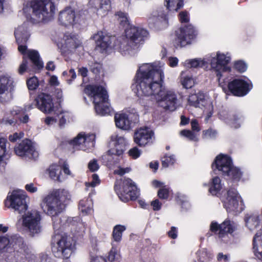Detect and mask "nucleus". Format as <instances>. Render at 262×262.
Instances as JSON below:
<instances>
[{"label":"nucleus","mask_w":262,"mask_h":262,"mask_svg":"<svg viewBox=\"0 0 262 262\" xmlns=\"http://www.w3.org/2000/svg\"><path fill=\"white\" fill-rule=\"evenodd\" d=\"M164 66V63L160 61L140 66L133 90L140 99L153 97L164 108L172 111L176 108L177 98L174 92L162 88Z\"/></svg>","instance_id":"f257e3e1"},{"label":"nucleus","mask_w":262,"mask_h":262,"mask_svg":"<svg viewBox=\"0 0 262 262\" xmlns=\"http://www.w3.org/2000/svg\"><path fill=\"white\" fill-rule=\"evenodd\" d=\"M125 37L116 40L114 49L122 55H127L137 52L148 32L142 28L131 26L125 30Z\"/></svg>","instance_id":"f03ea898"},{"label":"nucleus","mask_w":262,"mask_h":262,"mask_svg":"<svg viewBox=\"0 0 262 262\" xmlns=\"http://www.w3.org/2000/svg\"><path fill=\"white\" fill-rule=\"evenodd\" d=\"M65 193L64 189H55L44 196L40 204L43 212L52 217L60 214L66 207Z\"/></svg>","instance_id":"7ed1b4c3"},{"label":"nucleus","mask_w":262,"mask_h":262,"mask_svg":"<svg viewBox=\"0 0 262 262\" xmlns=\"http://www.w3.org/2000/svg\"><path fill=\"white\" fill-rule=\"evenodd\" d=\"M16 40L18 45V50L23 55H28L32 62L37 69L40 70L43 67V63L40 59L37 51L28 50L27 46L24 45L29 37V33L26 24L18 26L14 31Z\"/></svg>","instance_id":"20e7f679"},{"label":"nucleus","mask_w":262,"mask_h":262,"mask_svg":"<svg viewBox=\"0 0 262 262\" xmlns=\"http://www.w3.org/2000/svg\"><path fill=\"white\" fill-rule=\"evenodd\" d=\"M85 93L93 98L95 109L97 114L104 116L111 113L112 108L108 102V95L105 89L98 85H88Z\"/></svg>","instance_id":"39448f33"},{"label":"nucleus","mask_w":262,"mask_h":262,"mask_svg":"<svg viewBox=\"0 0 262 262\" xmlns=\"http://www.w3.org/2000/svg\"><path fill=\"white\" fill-rule=\"evenodd\" d=\"M31 18L34 23H47L53 19L55 13L54 4L50 0L36 1L31 4Z\"/></svg>","instance_id":"423d86ee"},{"label":"nucleus","mask_w":262,"mask_h":262,"mask_svg":"<svg viewBox=\"0 0 262 262\" xmlns=\"http://www.w3.org/2000/svg\"><path fill=\"white\" fill-rule=\"evenodd\" d=\"M36 106L42 112L45 114H50L54 111L59 119V127L60 128H64L66 120V113L63 110H60L58 106H54L53 99L51 95L41 93L39 94L35 99Z\"/></svg>","instance_id":"0eeeda50"},{"label":"nucleus","mask_w":262,"mask_h":262,"mask_svg":"<svg viewBox=\"0 0 262 262\" xmlns=\"http://www.w3.org/2000/svg\"><path fill=\"white\" fill-rule=\"evenodd\" d=\"M54 235L52 238V251L54 255L64 259L66 254V232L64 224H61L60 220L54 221Z\"/></svg>","instance_id":"6e6552de"},{"label":"nucleus","mask_w":262,"mask_h":262,"mask_svg":"<svg viewBox=\"0 0 262 262\" xmlns=\"http://www.w3.org/2000/svg\"><path fill=\"white\" fill-rule=\"evenodd\" d=\"M115 189L120 199L124 202L135 200L139 195V191L135 183L128 178L117 181Z\"/></svg>","instance_id":"1a4fd4ad"},{"label":"nucleus","mask_w":262,"mask_h":262,"mask_svg":"<svg viewBox=\"0 0 262 262\" xmlns=\"http://www.w3.org/2000/svg\"><path fill=\"white\" fill-rule=\"evenodd\" d=\"M207 59L209 61L211 69L214 71L220 80L222 73L230 71V68L228 64L231 60L230 55L229 53L226 54L218 51L207 55Z\"/></svg>","instance_id":"9d476101"},{"label":"nucleus","mask_w":262,"mask_h":262,"mask_svg":"<svg viewBox=\"0 0 262 262\" xmlns=\"http://www.w3.org/2000/svg\"><path fill=\"white\" fill-rule=\"evenodd\" d=\"M111 141L113 142L114 147L108 150L106 154L103 156V158L109 162L117 163L125 150V147L127 144V139L123 136L114 134L111 136Z\"/></svg>","instance_id":"9b49d317"},{"label":"nucleus","mask_w":262,"mask_h":262,"mask_svg":"<svg viewBox=\"0 0 262 262\" xmlns=\"http://www.w3.org/2000/svg\"><path fill=\"white\" fill-rule=\"evenodd\" d=\"M95 136L93 134L80 133L68 142V150L71 154L76 150H86L94 146Z\"/></svg>","instance_id":"f8f14e48"},{"label":"nucleus","mask_w":262,"mask_h":262,"mask_svg":"<svg viewBox=\"0 0 262 262\" xmlns=\"http://www.w3.org/2000/svg\"><path fill=\"white\" fill-rule=\"evenodd\" d=\"M26 199L27 195L24 190H14L7 195L5 202V206L21 213L28 209Z\"/></svg>","instance_id":"ddd939ff"},{"label":"nucleus","mask_w":262,"mask_h":262,"mask_svg":"<svg viewBox=\"0 0 262 262\" xmlns=\"http://www.w3.org/2000/svg\"><path fill=\"white\" fill-rule=\"evenodd\" d=\"M224 207L228 212H241L244 209L241 196L234 189L229 190L222 198Z\"/></svg>","instance_id":"4468645a"},{"label":"nucleus","mask_w":262,"mask_h":262,"mask_svg":"<svg viewBox=\"0 0 262 262\" xmlns=\"http://www.w3.org/2000/svg\"><path fill=\"white\" fill-rule=\"evenodd\" d=\"M23 226L32 235L39 233L41 231L40 215L35 210L28 211L22 216Z\"/></svg>","instance_id":"2eb2a0df"},{"label":"nucleus","mask_w":262,"mask_h":262,"mask_svg":"<svg viewBox=\"0 0 262 262\" xmlns=\"http://www.w3.org/2000/svg\"><path fill=\"white\" fill-rule=\"evenodd\" d=\"M169 12L171 11L166 6L158 8L152 12L149 21L158 29L166 28L168 25Z\"/></svg>","instance_id":"dca6fc26"},{"label":"nucleus","mask_w":262,"mask_h":262,"mask_svg":"<svg viewBox=\"0 0 262 262\" xmlns=\"http://www.w3.org/2000/svg\"><path fill=\"white\" fill-rule=\"evenodd\" d=\"M68 223V227L70 228L71 232L73 233V237H69L67 239V250L68 249L74 252L76 249V243L77 234L82 231V224L79 217H68L67 220Z\"/></svg>","instance_id":"f3484780"},{"label":"nucleus","mask_w":262,"mask_h":262,"mask_svg":"<svg viewBox=\"0 0 262 262\" xmlns=\"http://www.w3.org/2000/svg\"><path fill=\"white\" fill-rule=\"evenodd\" d=\"M14 151L17 156L21 157L34 159L38 155L34 144L28 139L23 140L15 147Z\"/></svg>","instance_id":"a211bd4d"},{"label":"nucleus","mask_w":262,"mask_h":262,"mask_svg":"<svg viewBox=\"0 0 262 262\" xmlns=\"http://www.w3.org/2000/svg\"><path fill=\"white\" fill-rule=\"evenodd\" d=\"M49 177L55 182H63L66 179V162L60 159L58 164L51 165L47 169Z\"/></svg>","instance_id":"6ab92c4d"},{"label":"nucleus","mask_w":262,"mask_h":262,"mask_svg":"<svg viewBox=\"0 0 262 262\" xmlns=\"http://www.w3.org/2000/svg\"><path fill=\"white\" fill-rule=\"evenodd\" d=\"M195 35L194 29L191 25L181 27L176 32L177 40L181 47L190 44Z\"/></svg>","instance_id":"aec40b11"},{"label":"nucleus","mask_w":262,"mask_h":262,"mask_svg":"<svg viewBox=\"0 0 262 262\" xmlns=\"http://www.w3.org/2000/svg\"><path fill=\"white\" fill-rule=\"evenodd\" d=\"M235 228L234 223L227 220L220 225L216 222H212L210 225L211 231L214 232L220 238L225 237L228 233L233 232Z\"/></svg>","instance_id":"412c9836"},{"label":"nucleus","mask_w":262,"mask_h":262,"mask_svg":"<svg viewBox=\"0 0 262 262\" xmlns=\"http://www.w3.org/2000/svg\"><path fill=\"white\" fill-rule=\"evenodd\" d=\"M229 91L236 96H244L250 90V84L245 80L235 79L228 83Z\"/></svg>","instance_id":"4be33fe9"},{"label":"nucleus","mask_w":262,"mask_h":262,"mask_svg":"<svg viewBox=\"0 0 262 262\" xmlns=\"http://www.w3.org/2000/svg\"><path fill=\"white\" fill-rule=\"evenodd\" d=\"M154 133L147 127L140 128L134 134V141L138 145L145 146L151 141Z\"/></svg>","instance_id":"5701e85b"},{"label":"nucleus","mask_w":262,"mask_h":262,"mask_svg":"<svg viewBox=\"0 0 262 262\" xmlns=\"http://www.w3.org/2000/svg\"><path fill=\"white\" fill-rule=\"evenodd\" d=\"M96 43V48L100 52L105 51L110 46L114 37L106 35L102 32H98L93 36Z\"/></svg>","instance_id":"b1692460"},{"label":"nucleus","mask_w":262,"mask_h":262,"mask_svg":"<svg viewBox=\"0 0 262 262\" xmlns=\"http://www.w3.org/2000/svg\"><path fill=\"white\" fill-rule=\"evenodd\" d=\"M212 166L213 168L215 167L218 170L222 171L223 174L225 175L227 172H229L230 167L232 166V162L230 157L221 154L216 157Z\"/></svg>","instance_id":"393cba45"},{"label":"nucleus","mask_w":262,"mask_h":262,"mask_svg":"<svg viewBox=\"0 0 262 262\" xmlns=\"http://www.w3.org/2000/svg\"><path fill=\"white\" fill-rule=\"evenodd\" d=\"M89 4L96 8L99 13L103 15H105L111 9L110 0H90Z\"/></svg>","instance_id":"a878e982"},{"label":"nucleus","mask_w":262,"mask_h":262,"mask_svg":"<svg viewBox=\"0 0 262 262\" xmlns=\"http://www.w3.org/2000/svg\"><path fill=\"white\" fill-rule=\"evenodd\" d=\"M114 119L117 127L122 130H128L130 128L131 121L127 115L124 113L116 114Z\"/></svg>","instance_id":"bb28decb"},{"label":"nucleus","mask_w":262,"mask_h":262,"mask_svg":"<svg viewBox=\"0 0 262 262\" xmlns=\"http://www.w3.org/2000/svg\"><path fill=\"white\" fill-rule=\"evenodd\" d=\"M76 3L72 1V6L67 7V21L72 26L77 23L79 20V14L76 11Z\"/></svg>","instance_id":"cd10ccee"},{"label":"nucleus","mask_w":262,"mask_h":262,"mask_svg":"<svg viewBox=\"0 0 262 262\" xmlns=\"http://www.w3.org/2000/svg\"><path fill=\"white\" fill-rule=\"evenodd\" d=\"M93 203L90 197L84 198L80 200L78 204V210L82 215H86L92 211Z\"/></svg>","instance_id":"c85d7f7f"},{"label":"nucleus","mask_w":262,"mask_h":262,"mask_svg":"<svg viewBox=\"0 0 262 262\" xmlns=\"http://www.w3.org/2000/svg\"><path fill=\"white\" fill-rule=\"evenodd\" d=\"M204 96L202 93L190 94L187 99L188 105L194 107H201L203 105Z\"/></svg>","instance_id":"c756f323"},{"label":"nucleus","mask_w":262,"mask_h":262,"mask_svg":"<svg viewBox=\"0 0 262 262\" xmlns=\"http://www.w3.org/2000/svg\"><path fill=\"white\" fill-rule=\"evenodd\" d=\"M2 242L5 244V245H9L14 247V249L17 248H22L24 246L23 239L18 235H12L9 239L4 237L1 239Z\"/></svg>","instance_id":"7c9ffc66"},{"label":"nucleus","mask_w":262,"mask_h":262,"mask_svg":"<svg viewBox=\"0 0 262 262\" xmlns=\"http://www.w3.org/2000/svg\"><path fill=\"white\" fill-rule=\"evenodd\" d=\"M209 64L207 55L203 59L195 58L186 60L184 62V65L187 68H203L206 67Z\"/></svg>","instance_id":"2f4dec72"},{"label":"nucleus","mask_w":262,"mask_h":262,"mask_svg":"<svg viewBox=\"0 0 262 262\" xmlns=\"http://www.w3.org/2000/svg\"><path fill=\"white\" fill-rule=\"evenodd\" d=\"M223 188V184L220 178L215 177L212 179L209 191L212 195L219 196L220 195L221 191Z\"/></svg>","instance_id":"473e14b6"},{"label":"nucleus","mask_w":262,"mask_h":262,"mask_svg":"<svg viewBox=\"0 0 262 262\" xmlns=\"http://www.w3.org/2000/svg\"><path fill=\"white\" fill-rule=\"evenodd\" d=\"M253 250L255 255L262 261V234L256 233L253 239Z\"/></svg>","instance_id":"72a5a7b5"},{"label":"nucleus","mask_w":262,"mask_h":262,"mask_svg":"<svg viewBox=\"0 0 262 262\" xmlns=\"http://www.w3.org/2000/svg\"><path fill=\"white\" fill-rule=\"evenodd\" d=\"M246 226L250 230L257 228L260 224L259 216L257 214H248L245 219Z\"/></svg>","instance_id":"f704fd0d"},{"label":"nucleus","mask_w":262,"mask_h":262,"mask_svg":"<svg viewBox=\"0 0 262 262\" xmlns=\"http://www.w3.org/2000/svg\"><path fill=\"white\" fill-rule=\"evenodd\" d=\"M12 83V79L8 75L0 76V101L1 100V95L4 94L8 89V86Z\"/></svg>","instance_id":"c9c22d12"},{"label":"nucleus","mask_w":262,"mask_h":262,"mask_svg":"<svg viewBox=\"0 0 262 262\" xmlns=\"http://www.w3.org/2000/svg\"><path fill=\"white\" fill-rule=\"evenodd\" d=\"M165 6L170 11H177L183 6L182 0H165Z\"/></svg>","instance_id":"e433bc0d"},{"label":"nucleus","mask_w":262,"mask_h":262,"mask_svg":"<svg viewBox=\"0 0 262 262\" xmlns=\"http://www.w3.org/2000/svg\"><path fill=\"white\" fill-rule=\"evenodd\" d=\"M81 42L76 35H73L70 38L67 37V48H68L70 51L78 48L81 46Z\"/></svg>","instance_id":"4c0bfd02"},{"label":"nucleus","mask_w":262,"mask_h":262,"mask_svg":"<svg viewBox=\"0 0 262 262\" xmlns=\"http://www.w3.org/2000/svg\"><path fill=\"white\" fill-rule=\"evenodd\" d=\"M197 255L200 262H209L213 257L212 254L206 249H202L198 251Z\"/></svg>","instance_id":"58836bf2"},{"label":"nucleus","mask_w":262,"mask_h":262,"mask_svg":"<svg viewBox=\"0 0 262 262\" xmlns=\"http://www.w3.org/2000/svg\"><path fill=\"white\" fill-rule=\"evenodd\" d=\"M125 229V226L120 225L115 226L113 232V237L115 241L120 242L121 241L122 232Z\"/></svg>","instance_id":"ea45409f"},{"label":"nucleus","mask_w":262,"mask_h":262,"mask_svg":"<svg viewBox=\"0 0 262 262\" xmlns=\"http://www.w3.org/2000/svg\"><path fill=\"white\" fill-rule=\"evenodd\" d=\"M64 33H62L58 35L55 39V42L57 44V46L62 54H64L66 52V47L64 46L66 44V39L64 38Z\"/></svg>","instance_id":"a19ab883"},{"label":"nucleus","mask_w":262,"mask_h":262,"mask_svg":"<svg viewBox=\"0 0 262 262\" xmlns=\"http://www.w3.org/2000/svg\"><path fill=\"white\" fill-rule=\"evenodd\" d=\"M181 83L185 88L190 89L194 85L195 80L191 76L186 75L182 77Z\"/></svg>","instance_id":"79ce46f5"},{"label":"nucleus","mask_w":262,"mask_h":262,"mask_svg":"<svg viewBox=\"0 0 262 262\" xmlns=\"http://www.w3.org/2000/svg\"><path fill=\"white\" fill-rule=\"evenodd\" d=\"M115 16L121 25L125 26L129 24V18L127 13L119 11L116 13Z\"/></svg>","instance_id":"37998d69"},{"label":"nucleus","mask_w":262,"mask_h":262,"mask_svg":"<svg viewBox=\"0 0 262 262\" xmlns=\"http://www.w3.org/2000/svg\"><path fill=\"white\" fill-rule=\"evenodd\" d=\"M230 177L231 178L235 180H239L242 176V172L240 170L233 165L230 168L229 172H227L225 174Z\"/></svg>","instance_id":"c03bdc74"},{"label":"nucleus","mask_w":262,"mask_h":262,"mask_svg":"<svg viewBox=\"0 0 262 262\" xmlns=\"http://www.w3.org/2000/svg\"><path fill=\"white\" fill-rule=\"evenodd\" d=\"M175 162L176 159L174 155H166L162 160V166L165 168L173 165Z\"/></svg>","instance_id":"a18cd8bd"},{"label":"nucleus","mask_w":262,"mask_h":262,"mask_svg":"<svg viewBox=\"0 0 262 262\" xmlns=\"http://www.w3.org/2000/svg\"><path fill=\"white\" fill-rule=\"evenodd\" d=\"M23 60L22 63L20 64L19 68L18 69V72L19 74H23L25 72L28 71V61L26 59V57H29L30 59V57L27 55H23ZM31 61L32 60L30 59Z\"/></svg>","instance_id":"49530a36"},{"label":"nucleus","mask_w":262,"mask_h":262,"mask_svg":"<svg viewBox=\"0 0 262 262\" xmlns=\"http://www.w3.org/2000/svg\"><path fill=\"white\" fill-rule=\"evenodd\" d=\"M180 135L182 136L186 137L191 141H198V138L197 136L189 130H182L180 132Z\"/></svg>","instance_id":"de8ad7c7"},{"label":"nucleus","mask_w":262,"mask_h":262,"mask_svg":"<svg viewBox=\"0 0 262 262\" xmlns=\"http://www.w3.org/2000/svg\"><path fill=\"white\" fill-rule=\"evenodd\" d=\"M27 84L30 90H35L39 85L37 78L34 76L29 78L27 81Z\"/></svg>","instance_id":"09e8293b"},{"label":"nucleus","mask_w":262,"mask_h":262,"mask_svg":"<svg viewBox=\"0 0 262 262\" xmlns=\"http://www.w3.org/2000/svg\"><path fill=\"white\" fill-rule=\"evenodd\" d=\"M91 70L94 74L99 73L102 69V65L99 62L91 61L89 63Z\"/></svg>","instance_id":"8fccbe9b"},{"label":"nucleus","mask_w":262,"mask_h":262,"mask_svg":"<svg viewBox=\"0 0 262 262\" xmlns=\"http://www.w3.org/2000/svg\"><path fill=\"white\" fill-rule=\"evenodd\" d=\"M217 133L215 130L209 129L203 131V138L206 139H214L216 136Z\"/></svg>","instance_id":"3c124183"},{"label":"nucleus","mask_w":262,"mask_h":262,"mask_svg":"<svg viewBox=\"0 0 262 262\" xmlns=\"http://www.w3.org/2000/svg\"><path fill=\"white\" fill-rule=\"evenodd\" d=\"M7 140L2 137H0V162L2 160L3 156L6 152V144Z\"/></svg>","instance_id":"603ef678"},{"label":"nucleus","mask_w":262,"mask_h":262,"mask_svg":"<svg viewBox=\"0 0 262 262\" xmlns=\"http://www.w3.org/2000/svg\"><path fill=\"white\" fill-rule=\"evenodd\" d=\"M128 154L133 159H137L141 155V151L137 147H134L128 151Z\"/></svg>","instance_id":"864d4df0"},{"label":"nucleus","mask_w":262,"mask_h":262,"mask_svg":"<svg viewBox=\"0 0 262 262\" xmlns=\"http://www.w3.org/2000/svg\"><path fill=\"white\" fill-rule=\"evenodd\" d=\"M158 195L160 199H167L169 196V190L165 186L159 189Z\"/></svg>","instance_id":"5fc2aeb1"},{"label":"nucleus","mask_w":262,"mask_h":262,"mask_svg":"<svg viewBox=\"0 0 262 262\" xmlns=\"http://www.w3.org/2000/svg\"><path fill=\"white\" fill-rule=\"evenodd\" d=\"M108 259L110 261H113L120 258V255L118 253L116 248H113L110 251L108 255Z\"/></svg>","instance_id":"6e6d98bb"},{"label":"nucleus","mask_w":262,"mask_h":262,"mask_svg":"<svg viewBox=\"0 0 262 262\" xmlns=\"http://www.w3.org/2000/svg\"><path fill=\"white\" fill-rule=\"evenodd\" d=\"M100 183V180L98 176L96 174H93L92 175V181L90 183H86L85 185L86 187H94Z\"/></svg>","instance_id":"4d7b16f0"},{"label":"nucleus","mask_w":262,"mask_h":262,"mask_svg":"<svg viewBox=\"0 0 262 262\" xmlns=\"http://www.w3.org/2000/svg\"><path fill=\"white\" fill-rule=\"evenodd\" d=\"M235 68L240 72H244L247 69V65L242 61H236L234 63Z\"/></svg>","instance_id":"13d9d810"},{"label":"nucleus","mask_w":262,"mask_h":262,"mask_svg":"<svg viewBox=\"0 0 262 262\" xmlns=\"http://www.w3.org/2000/svg\"><path fill=\"white\" fill-rule=\"evenodd\" d=\"M179 20L182 23H188L189 20L188 13L186 11H181L179 15Z\"/></svg>","instance_id":"bf43d9fd"},{"label":"nucleus","mask_w":262,"mask_h":262,"mask_svg":"<svg viewBox=\"0 0 262 262\" xmlns=\"http://www.w3.org/2000/svg\"><path fill=\"white\" fill-rule=\"evenodd\" d=\"M88 168L92 172L97 170L99 168L97 161L94 159L90 161L88 164Z\"/></svg>","instance_id":"052dcab7"},{"label":"nucleus","mask_w":262,"mask_h":262,"mask_svg":"<svg viewBox=\"0 0 262 262\" xmlns=\"http://www.w3.org/2000/svg\"><path fill=\"white\" fill-rule=\"evenodd\" d=\"M24 136V134L23 132L15 133L13 135H10L9 139L11 142H15L17 140L22 138Z\"/></svg>","instance_id":"680f3d73"},{"label":"nucleus","mask_w":262,"mask_h":262,"mask_svg":"<svg viewBox=\"0 0 262 262\" xmlns=\"http://www.w3.org/2000/svg\"><path fill=\"white\" fill-rule=\"evenodd\" d=\"M217 260L220 262H227L229 260V255L228 254H224L222 252H220L217 254Z\"/></svg>","instance_id":"e2e57ef3"},{"label":"nucleus","mask_w":262,"mask_h":262,"mask_svg":"<svg viewBox=\"0 0 262 262\" xmlns=\"http://www.w3.org/2000/svg\"><path fill=\"white\" fill-rule=\"evenodd\" d=\"M56 97L57 99L58 100V108L60 110H63L61 107V102H63V99L62 98V92L59 90H57L56 91Z\"/></svg>","instance_id":"0e129e2a"},{"label":"nucleus","mask_w":262,"mask_h":262,"mask_svg":"<svg viewBox=\"0 0 262 262\" xmlns=\"http://www.w3.org/2000/svg\"><path fill=\"white\" fill-rule=\"evenodd\" d=\"M130 170V169L129 168H123L119 167L117 169L114 170V173L120 176H122L125 173L128 172Z\"/></svg>","instance_id":"69168bd1"},{"label":"nucleus","mask_w":262,"mask_h":262,"mask_svg":"<svg viewBox=\"0 0 262 262\" xmlns=\"http://www.w3.org/2000/svg\"><path fill=\"white\" fill-rule=\"evenodd\" d=\"M64 141L61 140L60 141L59 145L58 147L56 148V152L57 155H58L60 152H62L63 154L65 152V148H64Z\"/></svg>","instance_id":"338daca9"},{"label":"nucleus","mask_w":262,"mask_h":262,"mask_svg":"<svg viewBox=\"0 0 262 262\" xmlns=\"http://www.w3.org/2000/svg\"><path fill=\"white\" fill-rule=\"evenodd\" d=\"M161 203L157 199L151 202V205L152 206L153 210L155 211L159 210L161 208Z\"/></svg>","instance_id":"774afa93"}]
</instances>
